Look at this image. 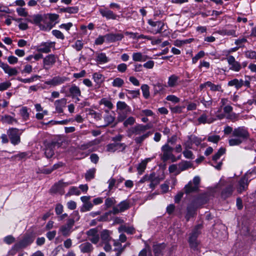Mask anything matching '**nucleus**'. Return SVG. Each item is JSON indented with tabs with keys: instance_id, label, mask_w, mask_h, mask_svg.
Wrapping results in <instances>:
<instances>
[{
	"instance_id": "obj_43",
	"label": "nucleus",
	"mask_w": 256,
	"mask_h": 256,
	"mask_svg": "<svg viewBox=\"0 0 256 256\" xmlns=\"http://www.w3.org/2000/svg\"><path fill=\"white\" fill-rule=\"evenodd\" d=\"M124 84V81L122 79L120 78H116L114 80L112 85L114 87L120 88Z\"/></svg>"
},
{
	"instance_id": "obj_24",
	"label": "nucleus",
	"mask_w": 256,
	"mask_h": 256,
	"mask_svg": "<svg viewBox=\"0 0 256 256\" xmlns=\"http://www.w3.org/2000/svg\"><path fill=\"white\" fill-rule=\"evenodd\" d=\"M166 245L164 244H156L153 246V252L155 256H161L162 252L165 248Z\"/></svg>"
},
{
	"instance_id": "obj_13",
	"label": "nucleus",
	"mask_w": 256,
	"mask_h": 256,
	"mask_svg": "<svg viewBox=\"0 0 256 256\" xmlns=\"http://www.w3.org/2000/svg\"><path fill=\"white\" fill-rule=\"evenodd\" d=\"M68 80V78L66 76H56L51 80H47L45 84L51 86H55L64 84V82Z\"/></svg>"
},
{
	"instance_id": "obj_44",
	"label": "nucleus",
	"mask_w": 256,
	"mask_h": 256,
	"mask_svg": "<svg viewBox=\"0 0 256 256\" xmlns=\"http://www.w3.org/2000/svg\"><path fill=\"white\" fill-rule=\"evenodd\" d=\"M226 152V149L223 148H220L218 152L212 156V160L216 161L220 157L224 154Z\"/></svg>"
},
{
	"instance_id": "obj_5",
	"label": "nucleus",
	"mask_w": 256,
	"mask_h": 256,
	"mask_svg": "<svg viewBox=\"0 0 256 256\" xmlns=\"http://www.w3.org/2000/svg\"><path fill=\"white\" fill-rule=\"evenodd\" d=\"M200 228V225H198L195 227L192 233L190 234L188 242L190 248L194 250H196L198 244V242L197 238L200 234V232L199 230Z\"/></svg>"
},
{
	"instance_id": "obj_62",
	"label": "nucleus",
	"mask_w": 256,
	"mask_h": 256,
	"mask_svg": "<svg viewBox=\"0 0 256 256\" xmlns=\"http://www.w3.org/2000/svg\"><path fill=\"white\" fill-rule=\"evenodd\" d=\"M178 169L179 168L178 164H172L168 167V170L170 173L175 172L176 174H180V172H178Z\"/></svg>"
},
{
	"instance_id": "obj_54",
	"label": "nucleus",
	"mask_w": 256,
	"mask_h": 256,
	"mask_svg": "<svg viewBox=\"0 0 256 256\" xmlns=\"http://www.w3.org/2000/svg\"><path fill=\"white\" fill-rule=\"evenodd\" d=\"M92 206L93 204L90 202H85L82 207L80 211L82 212L89 211L92 208Z\"/></svg>"
},
{
	"instance_id": "obj_4",
	"label": "nucleus",
	"mask_w": 256,
	"mask_h": 256,
	"mask_svg": "<svg viewBox=\"0 0 256 256\" xmlns=\"http://www.w3.org/2000/svg\"><path fill=\"white\" fill-rule=\"evenodd\" d=\"M33 22L38 26L40 30L45 31L50 30L54 26L50 22H46L44 20L42 16L40 14L34 16Z\"/></svg>"
},
{
	"instance_id": "obj_29",
	"label": "nucleus",
	"mask_w": 256,
	"mask_h": 256,
	"mask_svg": "<svg viewBox=\"0 0 256 256\" xmlns=\"http://www.w3.org/2000/svg\"><path fill=\"white\" fill-rule=\"evenodd\" d=\"M132 60L134 62H145L148 56L145 55H143L140 52H134L132 56Z\"/></svg>"
},
{
	"instance_id": "obj_53",
	"label": "nucleus",
	"mask_w": 256,
	"mask_h": 256,
	"mask_svg": "<svg viewBox=\"0 0 256 256\" xmlns=\"http://www.w3.org/2000/svg\"><path fill=\"white\" fill-rule=\"evenodd\" d=\"M100 104L104 105L109 109H112L113 108V104L112 102L106 98H103L100 100Z\"/></svg>"
},
{
	"instance_id": "obj_18",
	"label": "nucleus",
	"mask_w": 256,
	"mask_h": 256,
	"mask_svg": "<svg viewBox=\"0 0 256 256\" xmlns=\"http://www.w3.org/2000/svg\"><path fill=\"white\" fill-rule=\"evenodd\" d=\"M164 178V177L156 176L154 172L150 174V182L149 185L150 188L154 189L156 186L159 184Z\"/></svg>"
},
{
	"instance_id": "obj_45",
	"label": "nucleus",
	"mask_w": 256,
	"mask_h": 256,
	"mask_svg": "<svg viewBox=\"0 0 256 256\" xmlns=\"http://www.w3.org/2000/svg\"><path fill=\"white\" fill-rule=\"evenodd\" d=\"M154 115V113L152 112V110H142L138 116H152Z\"/></svg>"
},
{
	"instance_id": "obj_14",
	"label": "nucleus",
	"mask_w": 256,
	"mask_h": 256,
	"mask_svg": "<svg viewBox=\"0 0 256 256\" xmlns=\"http://www.w3.org/2000/svg\"><path fill=\"white\" fill-rule=\"evenodd\" d=\"M88 236V239L94 244H96L100 240V236L98 234V230L96 228L89 230L86 232Z\"/></svg>"
},
{
	"instance_id": "obj_16",
	"label": "nucleus",
	"mask_w": 256,
	"mask_h": 256,
	"mask_svg": "<svg viewBox=\"0 0 256 256\" xmlns=\"http://www.w3.org/2000/svg\"><path fill=\"white\" fill-rule=\"evenodd\" d=\"M74 220H68L66 224L62 226L60 229V232L64 236H68L72 232V229L74 226Z\"/></svg>"
},
{
	"instance_id": "obj_64",
	"label": "nucleus",
	"mask_w": 256,
	"mask_h": 256,
	"mask_svg": "<svg viewBox=\"0 0 256 256\" xmlns=\"http://www.w3.org/2000/svg\"><path fill=\"white\" fill-rule=\"evenodd\" d=\"M5 72L8 74L10 76H16L18 73V71L16 68H10V66H8V68L6 69Z\"/></svg>"
},
{
	"instance_id": "obj_38",
	"label": "nucleus",
	"mask_w": 256,
	"mask_h": 256,
	"mask_svg": "<svg viewBox=\"0 0 256 256\" xmlns=\"http://www.w3.org/2000/svg\"><path fill=\"white\" fill-rule=\"evenodd\" d=\"M106 114L104 116V118L106 124L104 126H107L114 122L115 118L109 114L108 110H106Z\"/></svg>"
},
{
	"instance_id": "obj_58",
	"label": "nucleus",
	"mask_w": 256,
	"mask_h": 256,
	"mask_svg": "<svg viewBox=\"0 0 256 256\" xmlns=\"http://www.w3.org/2000/svg\"><path fill=\"white\" fill-rule=\"evenodd\" d=\"M46 16L49 18L50 22H50L52 24V22H56L59 18V16L56 14H46ZM55 24H53L54 26Z\"/></svg>"
},
{
	"instance_id": "obj_55",
	"label": "nucleus",
	"mask_w": 256,
	"mask_h": 256,
	"mask_svg": "<svg viewBox=\"0 0 256 256\" xmlns=\"http://www.w3.org/2000/svg\"><path fill=\"white\" fill-rule=\"evenodd\" d=\"M116 108L118 110H124L128 108V106L124 102L118 101L116 104Z\"/></svg>"
},
{
	"instance_id": "obj_27",
	"label": "nucleus",
	"mask_w": 256,
	"mask_h": 256,
	"mask_svg": "<svg viewBox=\"0 0 256 256\" xmlns=\"http://www.w3.org/2000/svg\"><path fill=\"white\" fill-rule=\"evenodd\" d=\"M178 172L180 173L186 170L192 166V164L190 162L186 160H183L180 162L178 164Z\"/></svg>"
},
{
	"instance_id": "obj_7",
	"label": "nucleus",
	"mask_w": 256,
	"mask_h": 256,
	"mask_svg": "<svg viewBox=\"0 0 256 256\" xmlns=\"http://www.w3.org/2000/svg\"><path fill=\"white\" fill-rule=\"evenodd\" d=\"M200 178L198 176L194 178L192 181H190L185 186L184 190L186 194L196 192L198 189Z\"/></svg>"
},
{
	"instance_id": "obj_19",
	"label": "nucleus",
	"mask_w": 256,
	"mask_h": 256,
	"mask_svg": "<svg viewBox=\"0 0 256 256\" xmlns=\"http://www.w3.org/2000/svg\"><path fill=\"white\" fill-rule=\"evenodd\" d=\"M106 40L108 42H114L116 41H120L124 38L122 34H108L104 36Z\"/></svg>"
},
{
	"instance_id": "obj_60",
	"label": "nucleus",
	"mask_w": 256,
	"mask_h": 256,
	"mask_svg": "<svg viewBox=\"0 0 256 256\" xmlns=\"http://www.w3.org/2000/svg\"><path fill=\"white\" fill-rule=\"evenodd\" d=\"M84 46L83 42L80 40H77L72 47L76 49L77 51H80L82 49Z\"/></svg>"
},
{
	"instance_id": "obj_48",
	"label": "nucleus",
	"mask_w": 256,
	"mask_h": 256,
	"mask_svg": "<svg viewBox=\"0 0 256 256\" xmlns=\"http://www.w3.org/2000/svg\"><path fill=\"white\" fill-rule=\"evenodd\" d=\"M40 76L38 75H34L28 78H19L18 80L19 81L24 82V83H30L34 81L35 79L36 78H40Z\"/></svg>"
},
{
	"instance_id": "obj_52",
	"label": "nucleus",
	"mask_w": 256,
	"mask_h": 256,
	"mask_svg": "<svg viewBox=\"0 0 256 256\" xmlns=\"http://www.w3.org/2000/svg\"><path fill=\"white\" fill-rule=\"evenodd\" d=\"M205 53L204 51L201 50L199 52L194 58H192V62L196 64L198 60L203 58L204 56Z\"/></svg>"
},
{
	"instance_id": "obj_56",
	"label": "nucleus",
	"mask_w": 256,
	"mask_h": 256,
	"mask_svg": "<svg viewBox=\"0 0 256 256\" xmlns=\"http://www.w3.org/2000/svg\"><path fill=\"white\" fill-rule=\"evenodd\" d=\"M20 114L22 118L26 120L29 117V114L28 112V108L26 107H22L20 110Z\"/></svg>"
},
{
	"instance_id": "obj_37",
	"label": "nucleus",
	"mask_w": 256,
	"mask_h": 256,
	"mask_svg": "<svg viewBox=\"0 0 256 256\" xmlns=\"http://www.w3.org/2000/svg\"><path fill=\"white\" fill-rule=\"evenodd\" d=\"M152 132H148L146 133L143 134L142 136H137L134 138V140L135 142L137 144H142L146 138L149 137L150 135L152 134Z\"/></svg>"
},
{
	"instance_id": "obj_32",
	"label": "nucleus",
	"mask_w": 256,
	"mask_h": 256,
	"mask_svg": "<svg viewBox=\"0 0 256 256\" xmlns=\"http://www.w3.org/2000/svg\"><path fill=\"white\" fill-rule=\"evenodd\" d=\"M70 182H65L62 181H59L58 183L56 184L52 188V190L54 192H58L70 184Z\"/></svg>"
},
{
	"instance_id": "obj_8",
	"label": "nucleus",
	"mask_w": 256,
	"mask_h": 256,
	"mask_svg": "<svg viewBox=\"0 0 256 256\" xmlns=\"http://www.w3.org/2000/svg\"><path fill=\"white\" fill-rule=\"evenodd\" d=\"M34 238L30 235L24 236L23 238L18 242L12 248L18 250L20 249L24 248L30 244L34 242Z\"/></svg>"
},
{
	"instance_id": "obj_26",
	"label": "nucleus",
	"mask_w": 256,
	"mask_h": 256,
	"mask_svg": "<svg viewBox=\"0 0 256 256\" xmlns=\"http://www.w3.org/2000/svg\"><path fill=\"white\" fill-rule=\"evenodd\" d=\"M69 92L72 98L79 97L81 96V91L79 87L75 84H72L69 89Z\"/></svg>"
},
{
	"instance_id": "obj_3",
	"label": "nucleus",
	"mask_w": 256,
	"mask_h": 256,
	"mask_svg": "<svg viewBox=\"0 0 256 256\" xmlns=\"http://www.w3.org/2000/svg\"><path fill=\"white\" fill-rule=\"evenodd\" d=\"M151 128L152 126L150 124L143 125L142 124H138L128 129L127 130V134L130 138L133 134L140 135L147 130Z\"/></svg>"
},
{
	"instance_id": "obj_36",
	"label": "nucleus",
	"mask_w": 256,
	"mask_h": 256,
	"mask_svg": "<svg viewBox=\"0 0 256 256\" xmlns=\"http://www.w3.org/2000/svg\"><path fill=\"white\" fill-rule=\"evenodd\" d=\"M233 192V186L229 185L222 192V196L226 198L232 194Z\"/></svg>"
},
{
	"instance_id": "obj_46",
	"label": "nucleus",
	"mask_w": 256,
	"mask_h": 256,
	"mask_svg": "<svg viewBox=\"0 0 256 256\" xmlns=\"http://www.w3.org/2000/svg\"><path fill=\"white\" fill-rule=\"evenodd\" d=\"M136 122V119L133 116H130L126 118L123 123L124 127H128V126H132Z\"/></svg>"
},
{
	"instance_id": "obj_22",
	"label": "nucleus",
	"mask_w": 256,
	"mask_h": 256,
	"mask_svg": "<svg viewBox=\"0 0 256 256\" xmlns=\"http://www.w3.org/2000/svg\"><path fill=\"white\" fill-rule=\"evenodd\" d=\"M112 232L108 230H104L100 232V238L102 242H110L112 240L110 235Z\"/></svg>"
},
{
	"instance_id": "obj_33",
	"label": "nucleus",
	"mask_w": 256,
	"mask_h": 256,
	"mask_svg": "<svg viewBox=\"0 0 256 256\" xmlns=\"http://www.w3.org/2000/svg\"><path fill=\"white\" fill-rule=\"evenodd\" d=\"M206 84L212 92H223L220 84H215L210 81H208Z\"/></svg>"
},
{
	"instance_id": "obj_49",
	"label": "nucleus",
	"mask_w": 256,
	"mask_h": 256,
	"mask_svg": "<svg viewBox=\"0 0 256 256\" xmlns=\"http://www.w3.org/2000/svg\"><path fill=\"white\" fill-rule=\"evenodd\" d=\"M80 194V192L78 188L77 187L75 186H72L70 188L69 190V192L66 194L67 196L68 195H76L78 196Z\"/></svg>"
},
{
	"instance_id": "obj_20",
	"label": "nucleus",
	"mask_w": 256,
	"mask_h": 256,
	"mask_svg": "<svg viewBox=\"0 0 256 256\" xmlns=\"http://www.w3.org/2000/svg\"><path fill=\"white\" fill-rule=\"evenodd\" d=\"M66 102L67 100L65 98L56 100L54 102V105L56 112L59 114L63 112V109L66 107Z\"/></svg>"
},
{
	"instance_id": "obj_9",
	"label": "nucleus",
	"mask_w": 256,
	"mask_h": 256,
	"mask_svg": "<svg viewBox=\"0 0 256 256\" xmlns=\"http://www.w3.org/2000/svg\"><path fill=\"white\" fill-rule=\"evenodd\" d=\"M148 23L152 27V32L154 34H160L164 30V24L162 21H154L149 20Z\"/></svg>"
},
{
	"instance_id": "obj_23",
	"label": "nucleus",
	"mask_w": 256,
	"mask_h": 256,
	"mask_svg": "<svg viewBox=\"0 0 256 256\" xmlns=\"http://www.w3.org/2000/svg\"><path fill=\"white\" fill-rule=\"evenodd\" d=\"M180 78L175 75L172 74L168 78V86L170 88H174L178 84Z\"/></svg>"
},
{
	"instance_id": "obj_15",
	"label": "nucleus",
	"mask_w": 256,
	"mask_h": 256,
	"mask_svg": "<svg viewBox=\"0 0 256 256\" xmlns=\"http://www.w3.org/2000/svg\"><path fill=\"white\" fill-rule=\"evenodd\" d=\"M126 145L124 143L114 142L107 145L106 150L108 152H114L116 150L122 152L125 150Z\"/></svg>"
},
{
	"instance_id": "obj_28",
	"label": "nucleus",
	"mask_w": 256,
	"mask_h": 256,
	"mask_svg": "<svg viewBox=\"0 0 256 256\" xmlns=\"http://www.w3.org/2000/svg\"><path fill=\"white\" fill-rule=\"evenodd\" d=\"M154 91L155 94L164 92L166 86L162 83L157 82L153 84Z\"/></svg>"
},
{
	"instance_id": "obj_30",
	"label": "nucleus",
	"mask_w": 256,
	"mask_h": 256,
	"mask_svg": "<svg viewBox=\"0 0 256 256\" xmlns=\"http://www.w3.org/2000/svg\"><path fill=\"white\" fill-rule=\"evenodd\" d=\"M1 120L4 124H12L14 123L17 124L18 120L15 118L9 115H4L2 117Z\"/></svg>"
},
{
	"instance_id": "obj_17",
	"label": "nucleus",
	"mask_w": 256,
	"mask_h": 256,
	"mask_svg": "<svg viewBox=\"0 0 256 256\" xmlns=\"http://www.w3.org/2000/svg\"><path fill=\"white\" fill-rule=\"evenodd\" d=\"M99 12L102 17L107 20H116L118 16L114 13L112 11L108 8H100Z\"/></svg>"
},
{
	"instance_id": "obj_41",
	"label": "nucleus",
	"mask_w": 256,
	"mask_h": 256,
	"mask_svg": "<svg viewBox=\"0 0 256 256\" xmlns=\"http://www.w3.org/2000/svg\"><path fill=\"white\" fill-rule=\"evenodd\" d=\"M221 35L222 36H236V30L234 29L232 30H228V29H224L220 31L219 32Z\"/></svg>"
},
{
	"instance_id": "obj_1",
	"label": "nucleus",
	"mask_w": 256,
	"mask_h": 256,
	"mask_svg": "<svg viewBox=\"0 0 256 256\" xmlns=\"http://www.w3.org/2000/svg\"><path fill=\"white\" fill-rule=\"evenodd\" d=\"M224 132L226 134L232 133V136L228 140V144L231 146H239L250 138L248 129L244 126H240L232 130V127L226 126Z\"/></svg>"
},
{
	"instance_id": "obj_25",
	"label": "nucleus",
	"mask_w": 256,
	"mask_h": 256,
	"mask_svg": "<svg viewBox=\"0 0 256 256\" xmlns=\"http://www.w3.org/2000/svg\"><path fill=\"white\" fill-rule=\"evenodd\" d=\"M79 248L82 253L90 252L94 249L92 244L88 242L82 244L79 246Z\"/></svg>"
},
{
	"instance_id": "obj_63",
	"label": "nucleus",
	"mask_w": 256,
	"mask_h": 256,
	"mask_svg": "<svg viewBox=\"0 0 256 256\" xmlns=\"http://www.w3.org/2000/svg\"><path fill=\"white\" fill-rule=\"evenodd\" d=\"M52 34L56 36L57 38H59L60 40H64V36L63 34L60 30H54L52 32Z\"/></svg>"
},
{
	"instance_id": "obj_2",
	"label": "nucleus",
	"mask_w": 256,
	"mask_h": 256,
	"mask_svg": "<svg viewBox=\"0 0 256 256\" xmlns=\"http://www.w3.org/2000/svg\"><path fill=\"white\" fill-rule=\"evenodd\" d=\"M162 154L161 155V159L164 162L170 160L172 162L177 160L176 158L172 154L174 148L166 144L164 145L162 148Z\"/></svg>"
},
{
	"instance_id": "obj_61",
	"label": "nucleus",
	"mask_w": 256,
	"mask_h": 256,
	"mask_svg": "<svg viewBox=\"0 0 256 256\" xmlns=\"http://www.w3.org/2000/svg\"><path fill=\"white\" fill-rule=\"evenodd\" d=\"M230 69L235 72H238L241 68L240 64L237 61L230 65Z\"/></svg>"
},
{
	"instance_id": "obj_59",
	"label": "nucleus",
	"mask_w": 256,
	"mask_h": 256,
	"mask_svg": "<svg viewBox=\"0 0 256 256\" xmlns=\"http://www.w3.org/2000/svg\"><path fill=\"white\" fill-rule=\"evenodd\" d=\"M116 203V200L113 198H108L105 200L104 204L106 208L111 207Z\"/></svg>"
},
{
	"instance_id": "obj_34",
	"label": "nucleus",
	"mask_w": 256,
	"mask_h": 256,
	"mask_svg": "<svg viewBox=\"0 0 256 256\" xmlns=\"http://www.w3.org/2000/svg\"><path fill=\"white\" fill-rule=\"evenodd\" d=\"M96 60L99 64H104L109 61V58L106 56V54L101 52L97 54Z\"/></svg>"
},
{
	"instance_id": "obj_42",
	"label": "nucleus",
	"mask_w": 256,
	"mask_h": 256,
	"mask_svg": "<svg viewBox=\"0 0 256 256\" xmlns=\"http://www.w3.org/2000/svg\"><path fill=\"white\" fill-rule=\"evenodd\" d=\"M118 207L119 208L121 212H122L128 210L130 207V204L128 202L124 200L120 202L118 205Z\"/></svg>"
},
{
	"instance_id": "obj_11",
	"label": "nucleus",
	"mask_w": 256,
	"mask_h": 256,
	"mask_svg": "<svg viewBox=\"0 0 256 256\" xmlns=\"http://www.w3.org/2000/svg\"><path fill=\"white\" fill-rule=\"evenodd\" d=\"M55 42H42L37 47V50L38 52L43 53H49L51 52V48L55 49Z\"/></svg>"
},
{
	"instance_id": "obj_51",
	"label": "nucleus",
	"mask_w": 256,
	"mask_h": 256,
	"mask_svg": "<svg viewBox=\"0 0 256 256\" xmlns=\"http://www.w3.org/2000/svg\"><path fill=\"white\" fill-rule=\"evenodd\" d=\"M102 75L100 74L95 72L92 75L94 81L98 84H100L102 82Z\"/></svg>"
},
{
	"instance_id": "obj_31",
	"label": "nucleus",
	"mask_w": 256,
	"mask_h": 256,
	"mask_svg": "<svg viewBox=\"0 0 256 256\" xmlns=\"http://www.w3.org/2000/svg\"><path fill=\"white\" fill-rule=\"evenodd\" d=\"M243 80L236 78L233 79L228 82V86H234L237 90L241 88L243 86Z\"/></svg>"
},
{
	"instance_id": "obj_21",
	"label": "nucleus",
	"mask_w": 256,
	"mask_h": 256,
	"mask_svg": "<svg viewBox=\"0 0 256 256\" xmlns=\"http://www.w3.org/2000/svg\"><path fill=\"white\" fill-rule=\"evenodd\" d=\"M188 140L184 144L186 148H191L192 144H194L196 146L200 144L202 140L200 138L197 137L194 135H190L188 136Z\"/></svg>"
},
{
	"instance_id": "obj_6",
	"label": "nucleus",
	"mask_w": 256,
	"mask_h": 256,
	"mask_svg": "<svg viewBox=\"0 0 256 256\" xmlns=\"http://www.w3.org/2000/svg\"><path fill=\"white\" fill-rule=\"evenodd\" d=\"M19 132L20 130L16 128H10L7 131L11 143L14 145L18 144L20 142L22 132L20 133Z\"/></svg>"
},
{
	"instance_id": "obj_10",
	"label": "nucleus",
	"mask_w": 256,
	"mask_h": 256,
	"mask_svg": "<svg viewBox=\"0 0 256 256\" xmlns=\"http://www.w3.org/2000/svg\"><path fill=\"white\" fill-rule=\"evenodd\" d=\"M250 180L248 174H246L244 175L238 181L236 186L237 191L239 193H242L247 190Z\"/></svg>"
},
{
	"instance_id": "obj_39",
	"label": "nucleus",
	"mask_w": 256,
	"mask_h": 256,
	"mask_svg": "<svg viewBox=\"0 0 256 256\" xmlns=\"http://www.w3.org/2000/svg\"><path fill=\"white\" fill-rule=\"evenodd\" d=\"M196 208L194 206L190 205L187 208V213L186 216V218L187 220H188L190 218L193 216L195 214Z\"/></svg>"
},
{
	"instance_id": "obj_40",
	"label": "nucleus",
	"mask_w": 256,
	"mask_h": 256,
	"mask_svg": "<svg viewBox=\"0 0 256 256\" xmlns=\"http://www.w3.org/2000/svg\"><path fill=\"white\" fill-rule=\"evenodd\" d=\"M141 90L142 92L144 97L147 99L150 96V88L148 84H144L141 86Z\"/></svg>"
},
{
	"instance_id": "obj_47",
	"label": "nucleus",
	"mask_w": 256,
	"mask_h": 256,
	"mask_svg": "<svg viewBox=\"0 0 256 256\" xmlns=\"http://www.w3.org/2000/svg\"><path fill=\"white\" fill-rule=\"evenodd\" d=\"M96 172V169L92 168L87 171L85 174L86 179L87 180H90L93 178L94 176V174Z\"/></svg>"
},
{
	"instance_id": "obj_57",
	"label": "nucleus",
	"mask_w": 256,
	"mask_h": 256,
	"mask_svg": "<svg viewBox=\"0 0 256 256\" xmlns=\"http://www.w3.org/2000/svg\"><path fill=\"white\" fill-rule=\"evenodd\" d=\"M220 140V136L218 135H212L208 137V140L214 144H216Z\"/></svg>"
},
{
	"instance_id": "obj_50",
	"label": "nucleus",
	"mask_w": 256,
	"mask_h": 256,
	"mask_svg": "<svg viewBox=\"0 0 256 256\" xmlns=\"http://www.w3.org/2000/svg\"><path fill=\"white\" fill-rule=\"evenodd\" d=\"M45 155L47 158H52L54 154V150L52 146H48L45 150Z\"/></svg>"
},
{
	"instance_id": "obj_12",
	"label": "nucleus",
	"mask_w": 256,
	"mask_h": 256,
	"mask_svg": "<svg viewBox=\"0 0 256 256\" xmlns=\"http://www.w3.org/2000/svg\"><path fill=\"white\" fill-rule=\"evenodd\" d=\"M58 58V56L53 54L46 56L43 58L44 68L46 70L52 67Z\"/></svg>"
},
{
	"instance_id": "obj_35",
	"label": "nucleus",
	"mask_w": 256,
	"mask_h": 256,
	"mask_svg": "<svg viewBox=\"0 0 256 256\" xmlns=\"http://www.w3.org/2000/svg\"><path fill=\"white\" fill-rule=\"evenodd\" d=\"M198 124H210L213 120L208 118V116L205 114H202L198 119Z\"/></svg>"
}]
</instances>
